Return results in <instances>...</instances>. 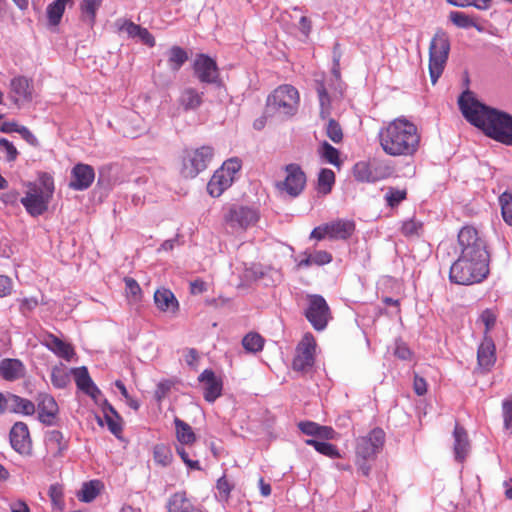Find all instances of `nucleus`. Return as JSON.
I'll return each instance as SVG.
<instances>
[{"mask_svg":"<svg viewBox=\"0 0 512 512\" xmlns=\"http://www.w3.org/2000/svg\"><path fill=\"white\" fill-rule=\"evenodd\" d=\"M176 452L189 469L201 470L199 461L192 460L190 458V453L186 450V448L183 445H177Z\"/></svg>","mask_w":512,"mask_h":512,"instance_id":"55","label":"nucleus"},{"mask_svg":"<svg viewBox=\"0 0 512 512\" xmlns=\"http://www.w3.org/2000/svg\"><path fill=\"white\" fill-rule=\"evenodd\" d=\"M103 0H83L80 4V9L84 20L91 26L94 25L96 19V12L101 6Z\"/></svg>","mask_w":512,"mask_h":512,"instance_id":"40","label":"nucleus"},{"mask_svg":"<svg viewBox=\"0 0 512 512\" xmlns=\"http://www.w3.org/2000/svg\"><path fill=\"white\" fill-rule=\"evenodd\" d=\"M385 442V432L381 428H374L368 435L359 437L356 441V465L358 470L368 476L371 466L368 461L374 459Z\"/></svg>","mask_w":512,"mask_h":512,"instance_id":"5","label":"nucleus"},{"mask_svg":"<svg viewBox=\"0 0 512 512\" xmlns=\"http://www.w3.org/2000/svg\"><path fill=\"white\" fill-rule=\"evenodd\" d=\"M378 142L389 156L410 157L420 148L421 133L415 123L405 116H399L380 128Z\"/></svg>","mask_w":512,"mask_h":512,"instance_id":"2","label":"nucleus"},{"mask_svg":"<svg viewBox=\"0 0 512 512\" xmlns=\"http://www.w3.org/2000/svg\"><path fill=\"white\" fill-rule=\"evenodd\" d=\"M216 488L221 500L227 502L230 498V493L233 490L234 485L228 481L226 475H223L217 480Z\"/></svg>","mask_w":512,"mask_h":512,"instance_id":"53","label":"nucleus"},{"mask_svg":"<svg viewBox=\"0 0 512 512\" xmlns=\"http://www.w3.org/2000/svg\"><path fill=\"white\" fill-rule=\"evenodd\" d=\"M327 137L334 143H341L344 137L341 125L334 119L329 118L325 128Z\"/></svg>","mask_w":512,"mask_h":512,"instance_id":"48","label":"nucleus"},{"mask_svg":"<svg viewBox=\"0 0 512 512\" xmlns=\"http://www.w3.org/2000/svg\"><path fill=\"white\" fill-rule=\"evenodd\" d=\"M66 5L54 1L47 7V17L51 25H58L65 11Z\"/></svg>","mask_w":512,"mask_h":512,"instance_id":"46","label":"nucleus"},{"mask_svg":"<svg viewBox=\"0 0 512 512\" xmlns=\"http://www.w3.org/2000/svg\"><path fill=\"white\" fill-rule=\"evenodd\" d=\"M305 317L315 330L322 331L326 328L331 318V313L326 300L321 295H308V307L305 310Z\"/></svg>","mask_w":512,"mask_h":512,"instance_id":"12","label":"nucleus"},{"mask_svg":"<svg viewBox=\"0 0 512 512\" xmlns=\"http://www.w3.org/2000/svg\"><path fill=\"white\" fill-rule=\"evenodd\" d=\"M480 320L485 326L483 337H491L489 332L496 324L497 314L492 309H485L480 315Z\"/></svg>","mask_w":512,"mask_h":512,"instance_id":"51","label":"nucleus"},{"mask_svg":"<svg viewBox=\"0 0 512 512\" xmlns=\"http://www.w3.org/2000/svg\"><path fill=\"white\" fill-rule=\"evenodd\" d=\"M354 176L360 181H373L374 178L371 176L369 165L366 162H359L354 166Z\"/></svg>","mask_w":512,"mask_h":512,"instance_id":"56","label":"nucleus"},{"mask_svg":"<svg viewBox=\"0 0 512 512\" xmlns=\"http://www.w3.org/2000/svg\"><path fill=\"white\" fill-rule=\"evenodd\" d=\"M299 103L298 90L290 84H283L267 96L266 114L290 117L297 112Z\"/></svg>","mask_w":512,"mask_h":512,"instance_id":"4","label":"nucleus"},{"mask_svg":"<svg viewBox=\"0 0 512 512\" xmlns=\"http://www.w3.org/2000/svg\"><path fill=\"white\" fill-rule=\"evenodd\" d=\"M407 197V190L405 188L399 189L395 187H389L385 193V200L388 206L396 207Z\"/></svg>","mask_w":512,"mask_h":512,"instance_id":"45","label":"nucleus"},{"mask_svg":"<svg viewBox=\"0 0 512 512\" xmlns=\"http://www.w3.org/2000/svg\"><path fill=\"white\" fill-rule=\"evenodd\" d=\"M320 157L327 163L332 164L336 167L341 165L340 153L338 149L333 147L327 141H323L318 149Z\"/></svg>","mask_w":512,"mask_h":512,"instance_id":"38","label":"nucleus"},{"mask_svg":"<svg viewBox=\"0 0 512 512\" xmlns=\"http://www.w3.org/2000/svg\"><path fill=\"white\" fill-rule=\"evenodd\" d=\"M283 180L275 183V188L280 194L290 198L298 197L305 189L307 176L302 167L297 163H290L283 167Z\"/></svg>","mask_w":512,"mask_h":512,"instance_id":"9","label":"nucleus"},{"mask_svg":"<svg viewBox=\"0 0 512 512\" xmlns=\"http://www.w3.org/2000/svg\"><path fill=\"white\" fill-rule=\"evenodd\" d=\"M451 22L460 28H469L474 25L472 18L460 11H452L449 14Z\"/></svg>","mask_w":512,"mask_h":512,"instance_id":"52","label":"nucleus"},{"mask_svg":"<svg viewBox=\"0 0 512 512\" xmlns=\"http://www.w3.org/2000/svg\"><path fill=\"white\" fill-rule=\"evenodd\" d=\"M17 301L19 303V311L23 316H28L38 306V300L34 297L22 298Z\"/></svg>","mask_w":512,"mask_h":512,"instance_id":"57","label":"nucleus"},{"mask_svg":"<svg viewBox=\"0 0 512 512\" xmlns=\"http://www.w3.org/2000/svg\"><path fill=\"white\" fill-rule=\"evenodd\" d=\"M305 443L314 447L317 452L329 458L335 459L341 457L338 448L331 443L319 441L316 439H307L305 440Z\"/></svg>","mask_w":512,"mask_h":512,"instance_id":"36","label":"nucleus"},{"mask_svg":"<svg viewBox=\"0 0 512 512\" xmlns=\"http://www.w3.org/2000/svg\"><path fill=\"white\" fill-rule=\"evenodd\" d=\"M13 289V282L11 278L5 275H0V298H4L11 294Z\"/></svg>","mask_w":512,"mask_h":512,"instance_id":"63","label":"nucleus"},{"mask_svg":"<svg viewBox=\"0 0 512 512\" xmlns=\"http://www.w3.org/2000/svg\"><path fill=\"white\" fill-rule=\"evenodd\" d=\"M298 428L306 435L317 437L319 424L312 421H302L298 423Z\"/></svg>","mask_w":512,"mask_h":512,"instance_id":"59","label":"nucleus"},{"mask_svg":"<svg viewBox=\"0 0 512 512\" xmlns=\"http://www.w3.org/2000/svg\"><path fill=\"white\" fill-rule=\"evenodd\" d=\"M454 436V453L455 458L458 461H463L468 454L469 450V441L467 437V433L464 428L460 427L456 424L453 432Z\"/></svg>","mask_w":512,"mask_h":512,"instance_id":"28","label":"nucleus"},{"mask_svg":"<svg viewBox=\"0 0 512 512\" xmlns=\"http://www.w3.org/2000/svg\"><path fill=\"white\" fill-rule=\"evenodd\" d=\"M193 71L201 83L215 84L219 81V68L214 59L206 54H198L193 62Z\"/></svg>","mask_w":512,"mask_h":512,"instance_id":"14","label":"nucleus"},{"mask_svg":"<svg viewBox=\"0 0 512 512\" xmlns=\"http://www.w3.org/2000/svg\"><path fill=\"white\" fill-rule=\"evenodd\" d=\"M204 93L193 87L184 88L178 97V103L184 111L197 110L203 103Z\"/></svg>","mask_w":512,"mask_h":512,"instance_id":"25","label":"nucleus"},{"mask_svg":"<svg viewBox=\"0 0 512 512\" xmlns=\"http://www.w3.org/2000/svg\"><path fill=\"white\" fill-rule=\"evenodd\" d=\"M458 243L461 254L490 260L487 241L475 226H462L458 232Z\"/></svg>","mask_w":512,"mask_h":512,"instance_id":"8","label":"nucleus"},{"mask_svg":"<svg viewBox=\"0 0 512 512\" xmlns=\"http://www.w3.org/2000/svg\"><path fill=\"white\" fill-rule=\"evenodd\" d=\"M174 424L179 445L191 446L196 441V435L191 426L177 417L174 420Z\"/></svg>","mask_w":512,"mask_h":512,"instance_id":"32","label":"nucleus"},{"mask_svg":"<svg viewBox=\"0 0 512 512\" xmlns=\"http://www.w3.org/2000/svg\"><path fill=\"white\" fill-rule=\"evenodd\" d=\"M449 4L457 7L474 6L477 9H487L491 0H446Z\"/></svg>","mask_w":512,"mask_h":512,"instance_id":"54","label":"nucleus"},{"mask_svg":"<svg viewBox=\"0 0 512 512\" xmlns=\"http://www.w3.org/2000/svg\"><path fill=\"white\" fill-rule=\"evenodd\" d=\"M0 146L3 147L7 153V160L12 162V161H15L17 156H18V151L16 149V147L13 145V143H11L10 141H8L6 138H1L0 139Z\"/></svg>","mask_w":512,"mask_h":512,"instance_id":"60","label":"nucleus"},{"mask_svg":"<svg viewBox=\"0 0 512 512\" xmlns=\"http://www.w3.org/2000/svg\"><path fill=\"white\" fill-rule=\"evenodd\" d=\"M125 292L128 300L137 303L142 299V290L137 281L131 277L124 278Z\"/></svg>","mask_w":512,"mask_h":512,"instance_id":"43","label":"nucleus"},{"mask_svg":"<svg viewBox=\"0 0 512 512\" xmlns=\"http://www.w3.org/2000/svg\"><path fill=\"white\" fill-rule=\"evenodd\" d=\"M26 374L24 364L19 359L6 358L0 361V376L6 381H16Z\"/></svg>","mask_w":512,"mask_h":512,"instance_id":"22","label":"nucleus"},{"mask_svg":"<svg viewBox=\"0 0 512 512\" xmlns=\"http://www.w3.org/2000/svg\"><path fill=\"white\" fill-rule=\"evenodd\" d=\"M496 362V347L491 337H483L477 350V365L484 372H488Z\"/></svg>","mask_w":512,"mask_h":512,"instance_id":"20","label":"nucleus"},{"mask_svg":"<svg viewBox=\"0 0 512 512\" xmlns=\"http://www.w3.org/2000/svg\"><path fill=\"white\" fill-rule=\"evenodd\" d=\"M71 372L74 375L77 387L81 391L92 398H96L100 394V390L94 385L86 367L74 368Z\"/></svg>","mask_w":512,"mask_h":512,"instance_id":"24","label":"nucleus"},{"mask_svg":"<svg viewBox=\"0 0 512 512\" xmlns=\"http://www.w3.org/2000/svg\"><path fill=\"white\" fill-rule=\"evenodd\" d=\"M450 52V40L446 32L438 30L429 45V75L436 84L446 66Z\"/></svg>","mask_w":512,"mask_h":512,"instance_id":"6","label":"nucleus"},{"mask_svg":"<svg viewBox=\"0 0 512 512\" xmlns=\"http://www.w3.org/2000/svg\"><path fill=\"white\" fill-rule=\"evenodd\" d=\"M499 202L501 205V211L504 221L507 224H512V194L504 192L499 197Z\"/></svg>","mask_w":512,"mask_h":512,"instance_id":"49","label":"nucleus"},{"mask_svg":"<svg viewBox=\"0 0 512 512\" xmlns=\"http://www.w3.org/2000/svg\"><path fill=\"white\" fill-rule=\"evenodd\" d=\"M316 91L320 102V117L326 119L330 116L331 100L323 82H317Z\"/></svg>","mask_w":512,"mask_h":512,"instance_id":"41","label":"nucleus"},{"mask_svg":"<svg viewBox=\"0 0 512 512\" xmlns=\"http://www.w3.org/2000/svg\"><path fill=\"white\" fill-rule=\"evenodd\" d=\"M10 97L16 105L32 100V86L30 81L23 77H15L10 84Z\"/></svg>","mask_w":512,"mask_h":512,"instance_id":"21","label":"nucleus"},{"mask_svg":"<svg viewBox=\"0 0 512 512\" xmlns=\"http://www.w3.org/2000/svg\"><path fill=\"white\" fill-rule=\"evenodd\" d=\"M40 190H35L28 186L26 195L21 199V203L26 211L32 216L43 214L47 208L50 198L41 194Z\"/></svg>","mask_w":512,"mask_h":512,"instance_id":"19","label":"nucleus"},{"mask_svg":"<svg viewBox=\"0 0 512 512\" xmlns=\"http://www.w3.org/2000/svg\"><path fill=\"white\" fill-rule=\"evenodd\" d=\"M213 155L214 149L208 145L185 150L182 157L180 174L186 179L195 178L208 167Z\"/></svg>","mask_w":512,"mask_h":512,"instance_id":"7","label":"nucleus"},{"mask_svg":"<svg viewBox=\"0 0 512 512\" xmlns=\"http://www.w3.org/2000/svg\"><path fill=\"white\" fill-rule=\"evenodd\" d=\"M18 133L31 146H39L37 137L27 127L21 126V128L18 130Z\"/></svg>","mask_w":512,"mask_h":512,"instance_id":"64","label":"nucleus"},{"mask_svg":"<svg viewBox=\"0 0 512 512\" xmlns=\"http://www.w3.org/2000/svg\"><path fill=\"white\" fill-rule=\"evenodd\" d=\"M168 512H194V506L186 497L185 492H176L167 502Z\"/></svg>","mask_w":512,"mask_h":512,"instance_id":"29","label":"nucleus"},{"mask_svg":"<svg viewBox=\"0 0 512 512\" xmlns=\"http://www.w3.org/2000/svg\"><path fill=\"white\" fill-rule=\"evenodd\" d=\"M222 215L226 222L235 224H252L260 220V212L256 207L238 203L223 206Z\"/></svg>","mask_w":512,"mask_h":512,"instance_id":"13","label":"nucleus"},{"mask_svg":"<svg viewBox=\"0 0 512 512\" xmlns=\"http://www.w3.org/2000/svg\"><path fill=\"white\" fill-rule=\"evenodd\" d=\"M314 265L322 266L332 261V255L327 251H315L312 253Z\"/></svg>","mask_w":512,"mask_h":512,"instance_id":"61","label":"nucleus"},{"mask_svg":"<svg viewBox=\"0 0 512 512\" xmlns=\"http://www.w3.org/2000/svg\"><path fill=\"white\" fill-rule=\"evenodd\" d=\"M103 413L104 420L108 426V429L112 434L119 438L122 432V425L120 422L121 417L119 416L115 408L107 401H105V404L103 406Z\"/></svg>","mask_w":512,"mask_h":512,"instance_id":"31","label":"nucleus"},{"mask_svg":"<svg viewBox=\"0 0 512 512\" xmlns=\"http://www.w3.org/2000/svg\"><path fill=\"white\" fill-rule=\"evenodd\" d=\"M335 183V174L331 169L323 168L317 178L316 190L319 194L327 195Z\"/></svg>","mask_w":512,"mask_h":512,"instance_id":"34","label":"nucleus"},{"mask_svg":"<svg viewBox=\"0 0 512 512\" xmlns=\"http://www.w3.org/2000/svg\"><path fill=\"white\" fill-rule=\"evenodd\" d=\"M100 486L101 484L97 480L85 482L77 493L78 499L86 503L93 501L100 492Z\"/></svg>","mask_w":512,"mask_h":512,"instance_id":"37","label":"nucleus"},{"mask_svg":"<svg viewBox=\"0 0 512 512\" xmlns=\"http://www.w3.org/2000/svg\"><path fill=\"white\" fill-rule=\"evenodd\" d=\"M153 455L155 462L161 466H168L172 461L170 448L163 444L154 447Z\"/></svg>","mask_w":512,"mask_h":512,"instance_id":"47","label":"nucleus"},{"mask_svg":"<svg viewBox=\"0 0 512 512\" xmlns=\"http://www.w3.org/2000/svg\"><path fill=\"white\" fill-rule=\"evenodd\" d=\"M315 352L316 340L312 333L307 332L296 346L292 361L293 370L301 373L311 370L315 363Z\"/></svg>","mask_w":512,"mask_h":512,"instance_id":"11","label":"nucleus"},{"mask_svg":"<svg viewBox=\"0 0 512 512\" xmlns=\"http://www.w3.org/2000/svg\"><path fill=\"white\" fill-rule=\"evenodd\" d=\"M188 58V53L180 46H172L168 51V65L172 71H179Z\"/></svg>","mask_w":512,"mask_h":512,"instance_id":"35","label":"nucleus"},{"mask_svg":"<svg viewBox=\"0 0 512 512\" xmlns=\"http://www.w3.org/2000/svg\"><path fill=\"white\" fill-rule=\"evenodd\" d=\"M128 122V124L131 123L135 125L133 127H129V125H127L124 130V133L127 136L135 138L144 130L143 120L136 113H133L129 116Z\"/></svg>","mask_w":512,"mask_h":512,"instance_id":"50","label":"nucleus"},{"mask_svg":"<svg viewBox=\"0 0 512 512\" xmlns=\"http://www.w3.org/2000/svg\"><path fill=\"white\" fill-rule=\"evenodd\" d=\"M51 382L55 388L63 389L70 383V374L64 365L54 366L51 370Z\"/></svg>","mask_w":512,"mask_h":512,"instance_id":"39","label":"nucleus"},{"mask_svg":"<svg viewBox=\"0 0 512 512\" xmlns=\"http://www.w3.org/2000/svg\"><path fill=\"white\" fill-rule=\"evenodd\" d=\"M465 119L479 128L487 137L506 146H512V115L478 101L472 92L465 91L458 99Z\"/></svg>","mask_w":512,"mask_h":512,"instance_id":"1","label":"nucleus"},{"mask_svg":"<svg viewBox=\"0 0 512 512\" xmlns=\"http://www.w3.org/2000/svg\"><path fill=\"white\" fill-rule=\"evenodd\" d=\"M45 442L47 448L52 451L54 456H62L63 452L67 449V442L59 430L48 431Z\"/></svg>","mask_w":512,"mask_h":512,"instance_id":"30","label":"nucleus"},{"mask_svg":"<svg viewBox=\"0 0 512 512\" xmlns=\"http://www.w3.org/2000/svg\"><path fill=\"white\" fill-rule=\"evenodd\" d=\"M172 387V383L170 381H162L157 385L155 390V398L158 402H161L169 393Z\"/></svg>","mask_w":512,"mask_h":512,"instance_id":"62","label":"nucleus"},{"mask_svg":"<svg viewBox=\"0 0 512 512\" xmlns=\"http://www.w3.org/2000/svg\"><path fill=\"white\" fill-rule=\"evenodd\" d=\"M489 261L483 258L460 254L450 267L449 279L452 283L459 285L480 283L489 274Z\"/></svg>","mask_w":512,"mask_h":512,"instance_id":"3","label":"nucleus"},{"mask_svg":"<svg viewBox=\"0 0 512 512\" xmlns=\"http://www.w3.org/2000/svg\"><path fill=\"white\" fill-rule=\"evenodd\" d=\"M10 409L14 413L23 415H33L35 413V404L26 398L12 394L9 396Z\"/></svg>","mask_w":512,"mask_h":512,"instance_id":"33","label":"nucleus"},{"mask_svg":"<svg viewBox=\"0 0 512 512\" xmlns=\"http://www.w3.org/2000/svg\"><path fill=\"white\" fill-rule=\"evenodd\" d=\"M154 302L157 308L163 312L175 313L179 309V303L175 295L166 288L155 291Z\"/></svg>","mask_w":512,"mask_h":512,"instance_id":"26","label":"nucleus"},{"mask_svg":"<svg viewBox=\"0 0 512 512\" xmlns=\"http://www.w3.org/2000/svg\"><path fill=\"white\" fill-rule=\"evenodd\" d=\"M12 448L22 455H30L32 451V441L28 426L24 422H16L9 434Z\"/></svg>","mask_w":512,"mask_h":512,"instance_id":"15","label":"nucleus"},{"mask_svg":"<svg viewBox=\"0 0 512 512\" xmlns=\"http://www.w3.org/2000/svg\"><path fill=\"white\" fill-rule=\"evenodd\" d=\"M355 226H316L311 233V238L318 240L329 236L334 239H347L354 231Z\"/></svg>","mask_w":512,"mask_h":512,"instance_id":"23","label":"nucleus"},{"mask_svg":"<svg viewBox=\"0 0 512 512\" xmlns=\"http://www.w3.org/2000/svg\"><path fill=\"white\" fill-rule=\"evenodd\" d=\"M94 179V168L88 164L78 163L71 169L69 187L76 191H83L92 185Z\"/></svg>","mask_w":512,"mask_h":512,"instance_id":"16","label":"nucleus"},{"mask_svg":"<svg viewBox=\"0 0 512 512\" xmlns=\"http://www.w3.org/2000/svg\"><path fill=\"white\" fill-rule=\"evenodd\" d=\"M241 169V161L238 158L228 159L217 169L207 185V191L212 197H219L228 189L236 173Z\"/></svg>","mask_w":512,"mask_h":512,"instance_id":"10","label":"nucleus"},{"mask_svg":"<svg viewBox=\"0 0 512 512\" xmlns=\"http://www.w3.org/2000/svg\"><path fill=\"white\" fill-rule=\"evenodd\" d=\"M140 28V25L135 24L130 20H123L118 29L119 31H125L129 37L136 38L140 31Z\"/></svg>","mask_w":512,"mask_h":512,"instance_id":"58","label":"nucleus"},{"mask_svg":"<svg viewBox=\"0 0 512 512\" xmlns=\"http://www.w3.org/2000/svg\"><path fill=\"white\" fill-rule=\"evenodd\" d=\"M242 345L248 352L256 353L263 349L264 339L258 333H248L243 338Z\"/></svg>","mask_w":512,"mask_h":512,"instance_id":"42","label":"nucleus"},{"mask_svg":"<svg viewBox=\"0 0 512 512\" xmlns=\"http://www.w3.org/2000/svg\"><path fill=\"white\" fill-rule=\"evenodd\" d=\"M43 343L49 350L66 360H70L74 354L71 345L65 343L53 334L46 335Z\"/></svg>","mask_w":512,"mask_h":512,"instance_id":"27","label":"nucleus"},{"mask_svg":"<svg viewBox=\"0 0 512 512\" xmlns=\"http://www.w3.org/2000/svg\"><path fill=\"white\" fill-rule=\"evenodd\" d=\"M39 180V184H29V186L35 190H40L42 192L41 194L51 199L54 193V180L52 176L47 173H43Z\"/></svg>","mask_w":512,"mask_h":512,"instance_id":"44","label":"nucleus"},{"mask_svg":"<svg viewBox=\"0 0 512 512\" xmlns=\"http://www.w3.org/2000/svg\"><path fill=\"white\" fill-rule=\"evenodd\" d=\"M198 380L202 384L203 396L207 402L213 403L222 395L223 382L212 370H204Z\"/></svg>","mask_w":512,"mask_h":512,"instance_id":"17","label":"nucleus"},{"mask_svg":"<svg viewBox=\"0 0 512 512\" xmlns=\"http://www.w3.org/2000/svg\"><path fill=\"white\" fill-rule=\"evenodd\" d=\"M38 419L47 426L54 425L59 412L58 404L55 399L46 393H41L37 397Z\"/></svg>","mask_w":512,"mask_h":512,"instance_id":"18","label":"nucleus"}]
</instances>
